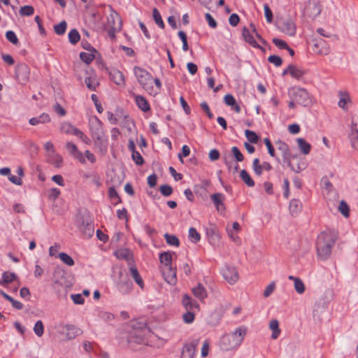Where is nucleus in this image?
<instances>
[{
	"mask_svg": "<svg viewBox=\"0 0 358 358\" xmlns=\"http://www.w3.org/2000/svg\"><path fill=\"white\" fill-rule=\"evenodd\" d=\"M337 240V235L333 230L327 229L322 231L317 238V256L321 260L328 259Z\"/></svg>",
	"mask_w": 358,
	"mask_h": 358,
	"instance_id": "1",
	"label": "nucleus"
},
{
	"mask_svg": "<svg viewBox=\"0 0 358 358\" xmlns=\"http://www.w3.org/2000/svg\"><path fill=\"white\" fill-rule=\"evenodd\" d=\"M247 327L241 326L234 331L223 335L219 341V346L223 351L235 350L241 346L247 334Z\"/></svg>",
	"mask_w": 358,
	"mask_h": 358,
	"instance_id": "2",
	"label": "nucleus"
},
{
	"mask_svg": "<svg viewBox=\"0 0 358 358\" xmlns=\"http://www.w3.org/2000/svg\"><path fill=\"white\" fill-rule=\"evenodd\" d=\"M134 73L138 83L145 91L150 94H157V91L154 92L152 76L148 71L139 66H134Z\"/></svg>",
	"mask_w": 358,
	"mask_h": 358,
	"instance_id": "3",
	"label": "nucleus"
},
{
	"mask_svg": "<svg viewBox=\"0 0 358 358\" xmlns=\"http://www.w3.org/2000/svg\"><path fill=\"white\" fill-rule=\"evenodd\" d=\"M288 96L289 99H293L296 103L303 106H308L312 103L311 96L304 88L292 87L289 89Z\"/></svg>",
	"mask_w": 358,
	"mask_h": 358,
	"instance_id": "4",
	"label": "nucleus"
},
{
	"mask_svg": "<svg viewBox=\"0 0 358 358\" xmlns=\"http://www.w3.org/2000/svg\"><path fill=\"white\" fill-rule=\"evenodd\" d=\"M30 69L26 64H19L15 67V78L22 84H26L29 79Z\"/></svg>",
	"mask_w": 358,
	"mask_h": 358,
	"instance_id": "5",
	"label": "nucleus"
},
{
	"mask_svg": "<svg viewBox=\"0 0 358 358\" xmlns=\"http://www.w3.org/2000/svg\"><path fill=\"white\" fill-rule=\"evenodd\" d=\"M106 27L113 28L114 30H121L122 28L120 16L112 8H110V13L107 17Z\"/></svg>",
	"mask_w": 358,
	"mask_h": 358,
	"instance_id": "6",
	"label": "nucleus"
},
{
	"mask_svg": "<svg viewBox=\"0 0 358 358\" xmlns=\"http://www.w3.org/2000/svg\"><path fill=\"white\" fill-rule=\"evenodd\" d=\"M221 273L225 280L230 285L235 284L238 280V274L234 267L225 266L222 268Z\"/></svg>",
	"mask_w": 358,
	"mask_h": 358,
	"instance_id": "7",
	"label": "nucleus"
},
{
	"mask_svg": "<svg viewBox=\"0 0 358 358\" xmlns=\"http://www.w3.org/2000/svg\"><path fill=\"white\" fill-rule=\"evenodd\" d=\"M278 28L281 32L289 36H294L296 34V27L294 22L292 19L283 20L278 26Z\"/></svg>",
	"mask_w": 358,
	"mask_h": 358,
	"instance_id": "8",
	"label": "nucleus"
},
{
	"mask_svg": "<svg viewBox=\"0 0 358 358\" xmlns=\"http://www.w3.org/2000/svg\"><path fill=\"white\" fill-rule=\"evenodd\" d=\"M198 345V339L185 344L182 348L181 358H194Z\"/></svg>",
	"mask_w": 358,
	"mask_h": 358,
	"instance_id": "9",
	"label": "nucleus"
},
{
	"mask_svg": "<svg viewBox=\"0 0 358 358\" xmlns=\"http://www.w3.org/2000/svg\"><path fill=\"white\" fill-rule=\"evenodd\" d=\"M119 274L120 280L116 282L117 289L123 294H128L133 289L132 282L122 278L123 273L122 271L119 272Z\"/></svg>",
	"mask_w": 358,
	"mask_h": 358,
	"instance_id": "10",
	"label": "nucleus"
},
{
	"mask_svg": "<svg viewBox=\"0 0 358 358\" xmlns=\"http://www.w3.org/2000/svg\"><path fill=\"white\" fill-rule=\"evenodd\" d=\"M89 127L92 137L104 133L102 122L96 116L89 117Z\"/></svg>",
	"mask_w": 358,
	"mask_h": 358,
	"instance_id": "11",
	"label": "nucleus"
},
{
	"mask_svg": "<svg viewBox=\"0 0 358 358\" xmlns=\"http://www.w3.org/2000/svg\"><path fill=\"white\" fill-rule=\"evenodd\" d=\"M313 50L315 53L323 55H327L330 52L329 44L322 38L314 40Z\"/></svg>",
	"mask_w": 358,
	"mask_h": 358,
	"instance_id": "12",
	"label": "nucleus"
},
{
	"mask_svg": "<svg viewBox=\"0 0 358 358\" xmlns=\"http://www.w3.org/2000/svg\"><path fill=\"white\" fill-rule=\"evenodd\" d=\"M94 145L101 155H105L108 150V141L104 133L92 136Z\"/></svg>",
	"mask_w": 358,
	"mask_h": 358,
	"instance_id": "13",
	"label": "nucleus"
},
{
	"mask_svg": "<svg viewBox=\"0 0 358 358\" xmlns=\"http://www.w3.org/2000/svg\"><path fill=\"white\" fill-rule=\"evenodd\" d=\"M146 329L134 330L129 335L128 341L129 343H136L138 344H144L146 342L145 332Z\"/></svg>",
	"mask_w": 358,
	"mask_h": 358,
	"instance_id": "14",
	"label": "nucleus"
},
{
	"mask_svg": "<svg viewBox=\"0 0 358 358\" xmlns=\"http://www.w3.org/2000/svg\"><path fill=\"white\" fill-rule=\"evenodd\" d=\"M306 11L310 17L318 16L321 13L319 0H309L306 6Z\"/></svg>",
	"mask_w": 358,
	"mask_h": 358,
	"instance_id": "15",
	"label": "nucleus"
},
{
	"mask_svg": "<svg viewBox=\"0 0 358 358\" xmlns=\"http://www.w3.org/2000/svg\"><path fill=\"white\" fill-rule=\"evenodd\" d=\"M210 199L213 202L216 209L218 212L222 213L225 210V206L224 203V201L225 196L222 193H215L210 195Z\"/></svg>",
	"mask_w": 358,
	"mask_h": 358,
	"instance_id": "16",
	"label": "nucleus"
},
{
	"mask_svg": "<svg viewBox=\"0 0 358 358\" xmlns=\"http://www.w3.org/2000/svg\"><path fill=\"white\" fill-rule=\"evenodd\" d=\"M338 97V107L344 110H348V105H350L352 103L350 94L347 91H339Z\"/></svg>",
	"mask_w": 358,
	"mask_h": 358,
	"instance_id": "17",
	"label": "nucleus"
},
{
	"mask_svg": "<svg viewBox=\"0 0 358 358\" xmlns=\"http://www.w3.org/2000/svg\"><path fill=\"white\" fill-rule=\"evenodd\" d=\"M109 76L117 85L124 86L125 79L123 73L117 69H112L109 71Z\"/></svg>",
	"mask_w": 358,
	"mask_h": 358,
	"instance_id": "18",
	"label": "nucleus"
},
{
	"mask_svg": "<svg viewBox=\"0 0 358 358\" xmlns=\"http://www.w3.org/2000/svg\"><path fill=\"white\" fill-rule=\"evenodd\" d=\"M182 303L187 310L193 311L199 308V303L187 294L182 296Z\"/></svg>",
	"mask_w": 358,
	"mask_h": 358,
	"instance_id": "19",
	"label": "nucleus"
},
{
	"mask_svg": "<svg viewBox=\"0 0 358 358\" xmlns=\"http://www.w3.org/2000/svg\"><path fill=\"white\" fill-rule=\"evenodd\" d=\"M164 276L169 284L175 285L176 283V270L173 266L166 267V271H164Z\"/></svg>",
	"mask_w": 358,
	"mask_h": 358,
	"instance_id": "20",
	"label": "nucleus"
},
{
	"mask_svg": "<svg viewBox=\"0 0 358 358\" xmlns=\"http://www.w3.org/2000/svg\"><path fill=\"white\" fill-rule=\"evenodd\" d=\"M64 328L66 331V337L68 340L73 339L82 334V330L80 328L72 324H66Z\"/></svg>",
	"mask_w": 358,
	"mask_h": 358,
	"instance_id": "21",
	"label": "nucleus"
},
{
	"mask_svg": "<svg viewBox=\"0 0 358 358\" xmlns=\"http://www.w3.org/2000/svg\"><path fill=\"white\" fill-rule=\"evenodd\" d=\"M192 293L200 301H203L208 296L207 291L201 283L192 288Z\"/></svg>",
	"mask_w": 358,
	"mask_h": 358,
	"instance_id": "22",
	"label": "nucleus"
},
{
	"mask_svg": "<svg viewBox=\"0 0 358 358\" xmlns=\"http://www.w3.org/2000/svg\"><path fill=\"white\" fill-rule=\"evenodd\" d=\"M50 122V117L48 113H42L38 117H31L29 120L31 125L36 126L38 124H45Z\"/></svg>",
	"mask_w": 358,
	"mask_h": 358,
	"instance_id": "23",
	"label": "nucleus"
},
{
	"mask_svg": "<svg viewBox=\"0 0 358 358\" xmlns=\"http://www.w3.org/2000/svg\"><path fill=\"white\" fill-rule=\"evenodd\" d=\"M129 271L131 277L134 278L136 283L141 288L143 289L144 287V283L143 280L137 269V268L131 265L129 268Z\"/></svg>",
	"mask_w": 358,
	"mask_h": 358,
	"instance_id": "24",
	"label": "nucleus"
},
{
	"mask_svg": "<svg viewBox=\"0 0 358 358\" xmlns=\"http://www.w3.org/2000/svg\"><path fill=\"white\" fill-rule=\"evenodd\" d=\"M135 101L138 107L143 112H147L150 110V104L144 96L141 95H136Z\"/></svg>",
	"mask_w": 358,
	"mask_h": 358,
	"instance_id": "25",
	"label": "nucleus"
},
{
	"mask_svg": "<svg viewBox=\"0 0 358 358\" xmlns=\"http://www.w3.org/2000/svg\"><path fill=\"white\" fill-rule=\"evenodd\" d=\"M59 130L61 132H63L66 134H71L76 136L77 131L79 129L75 127L73 124L69 122H64L61 124Z\"/></svg>",
	"mask_w": 358,
	"mask_h": 358,
	"instance_id": "26",
	"label": "nucleus"
},
{
	"mask_svg": "<svg viewBox=\"0 0 358 358\" xmlns=\"http://www.w3.org/2000/svg\"><path fill=\"white\" fill-rule=\"evenodd\" d=\"M78 227L86 236L90 237L93 235L94 228L90 223L85 224V221L82 220V221L78 223Z\"/></svg>",
	"mask_w": 358,
	"mask_h": 358,
	"instance_id": "27",
	"label": "nucleus"
},
{
	"mask_svg": "<svg viewBox=\"0 0 358 358\" xmlns=\"http://www.w3.org/2000/svg\"><path fill=\"white\" fill-rule=\"evenodd\" d=\"M242 35L244 38V40L251 45L254 48H259V45L254 38L253 35L250 33L249 29L246 27H244L242 31Z\"/></svg>",
	"mask_w": 358,
	"mask_h": 358,
	"instance_id": "28",
	"label": "nucleus"
},
{
	"mask_svg": "<svg viewBox=\"0 0 358 358\" xmlns=\"http://www.w3.org/2000/svg\"><path fill=\"white\" fill-rule=\"evenodd\" d=\"M17 275L14 273L5 271L2 273L1 280H0V285L5 286L17 279Z\"/></svg>",
	"mask_w": 358,
	"mask_h": 358,
	"instance_id": "29",
	"label": "nucleus"
},
{
	"mask_svg": "<svg viewBox=\"0 0 358 358\" xmlns=\"http://www.w3.org/2000/svg\"><path fill=\"white\" fill-rule=\"evenodd\" d=\"M173 255H175V253L171 252H162L159 257L160 262L166 267L172 266Z\"/></svg>",
	"mask_w": 358,
	"mask_h": 358,
	"instance_id": "30",
	"label": "nucleus"
},
{
	"mask_svg": "<svg viewBox=\"0 0 358 358\" xmlns=\"http://www.w3.org/2000/svg\"><path fill=\"white\" fill-rule=\"evenodd\" d=\"M85 83L87 87L92 91H96V87L99 85L97 77L95 75L86 77L85 79Z\"/></svg>",
	"mask_w": 358,
	"mask_h": 358,
	"instance_id": "31",
	"label": "nucleus"
},
{
	"mask_svg": "<svg viewBox=\"0 0 358 358\" xmlns=\"http://www.w3.org/2000/svg\"><path fill=\"white\" fill-rule=\"evenodd\" d=\"M269 328L272 331L271 338L276 339L281 332L278 321L277 320H272L269 323Z\"/></svg>",
	"mask_w": 358,
	"mask_h": 358,
	"instance_id": "32",
	"label": "nucleus"
},
{
	"mask_svg": "<svg viewBox=\"0 0 358 358\" xmlns=\"http://www.w3.org/2000/svg\"><path fill=\"white\" fill-rule=\"evenodd\" d=\"M301 202L298 199H294L289 202V211L293 215H297L301 211Z\"/></svg>",
	"mask_w": 358,
	"mask_h": 358,
	"instance_id": "33",
	"label": "nucleus"
},
{
	"mask_svg": "<svg viewBox=\"0 0 358 358\" xmlns=\"http://www.w3.org/2000/svg\"><path fill=\"white\" fill-rule=\"evenodd\" d=\"M49 162L52 165H54L55 167L59 168L62 165L63 158L60 155L57 154L55 152L50 153L49 154Z\"/></svg>",
	"mask_w": 358,
	"mask_h": 358,
	"instance_id": "34",
	"label": "nucleus"
},
{
	"mask_svg": "<svg viewBox=\"0 0 358 358\" xmlns=\"http://www.w3.org/2000/svg\"><path fill=\"white\" fill-rule=\"evenodd\" d=\"M296 141H297L298 146L300 148L301 152L303 153L304 155H308L310 151V148H311L310 144L308 143V142H306L302 138H297Z\"/></svg>",
	"mask_w": 358,
	"mask_h": 358,
	"instance_id": "35",
	"label": "nucleus"
},
{
	"mask_svg": "<svg viewBox=\"0 0 358 358\" xmlns=\"http://www.w3.org/2000/svg\"><path fill=\"white\" fill-rule=\"evenodd\" d=\"M57 257L64 264L69 266H72L75 264L73 258L71 256H69L67 253L60 252L58 254Z\"/></svg>",
	"mask_w": 358,
	"mask_h": 358,
	"instance_id": "36",
	"label": "nucleus"
},
{
	"mask_svg": "<svg viewBox=\"0 0 358 358\" xmlns=\"http://www.w3.org/2000/svg\"><path fill=\"white\" fill-rule=\"evenodd\" d=\"M240 176L243 181L248 186L253 187L255 182L245 170H242L240 173Z\"/></svg>",
	"mask_w": 358,
	"mask_h": 358,
	"instance_id": "37",
	"label": "nucleus"
},
{
	"mask_svg": "<svg viewBox=\"0 0 358 358\" xmlns=\"http://www.w3.org/2000/svg\"><path fill=\"white\" fill-rule=\"evenodd\" d=\"M164 238L169 245L178 247L180 245V241L175 235L165 234Z\"/></svg>",
	"mask_w": 358,
	"mask_h": 358,
	"instance_id": "38",
	"label": "nucleus"
},
{
	"mask_svg": "<svg viewBox=\"0 0 358 358\" xmlns=\"http://www.w3.org/2000/svg\"><path fill=\"white\" fill-rule=\"evenodd\" d=\"M115 255L118 259H128L131 256V252L127 248H121L116 250Z\"/></svg>",
	"mask_w": 358,
	"mask_h": 358,
	"instance_id": "39",
	"label": "nucleus"
},
{
	"mask_svg": "<svg viewBox=\"0 0 358 358\" xmlns=\"http://www.w3.org/2000/svg\"><path fill=\"white\" fill-rule=\"evenodd\" d=\"M338 210L345 217H349V215H350L349 206L345 201L342 200L340 202L339 206H338Z\"/></svg>",
	"mask_w": 358,
	"mask_h": 358,
	"instance_id": "40",
	"label": "nucleus"
},
{
	"mask_svg": "<svg viewBox=\"0 0 358 358\" xmlns=\"http://www.w3.org/2000/svg\"><path fill=\"white\" fill-rule=\"evenodd\" d=\"M289 74L294 78L299 79L303 75V72L302 70H301L294 66L289 65Z\"/></svg>",
	"mask_w": 358,
	"mask_h": 358,
	"instance_id": "41",
	"label": "nucleus"
},
{
	"mask_svg": "<svg viewBox=\"0 0 358 358\" xmlns=\"http://www.w3.org/2000/svg\"><path fill=\"white\" fill-rule=\"evenodd\" d=\"M152 15L155 23L162 29L164 28V23L162 20L161 15L157 8H154Z\"/></svg>",
	"mask_w": 358,
	"mask_h": 358,
	"instance_id": "42",
	"label": "nucleus"
},
{
	"mask_svg": "<svg viewBox=\"0 0 358 358\" xmlns=\"http://www.w3.org/2000/svg\"><path fill=\"white\" fill-rule=\"evenodd\" d=\"M69 40L72 44H76L80 41V36L76 29H71L69 33Z\"/></svg>",
	"mask_w": 358,
	"mask_h": 358,
	"instance_id": "43",
	"label": "nucleus"
},
{
	"mask_svg": "<svg viewBox=\"0 0 358 358\" xmlns=\"http://www.w3.org/2000/svg\"><path fill=\"white\" fill-rule=\"evenodd\" d=\"M80 57L83 62L89 64L94 59L95 56L92 52H82L80 53Z\"/></svg>",
	"mask_w": 358,
	"mask_h": 358,
	"instance_id": "44",
	"label": "nucleus"
},
{
	"mask_svg": "<svg viewBox=\"0 0 358 358\" xmlns=\"http://www.w3.org/2000/svg\"><path fill=\"white\" fill-rule=\"evenodd\" d=\"M277 148L281 152L282 156L287 155L290 153L289 146L287 143L280 141L276 142Z\"/></svg>",
	"mask_w": 358,
	"mask_h": 358,
	"instance_id": "45",
	"label": "nucleus"
},
{
	"mask_svg": "<svg viewBox=\"0 0 358 358\" xmlns=\"http://www.w3.org/2000/svg\"><path fill=\"white\" fill-rule=\"evenodd\" d=\"M34 331L35 334L38 337H41L43 336V334L44 333V326H43V324L41 320H38L35 323L34 327Z\"/></svg>",
	"mask_w": 358,
	"mask_h": 358,
	"instance_id": "46",
	"label": "nucleus"
},
{
	"mask_svg": "<svg viewBox=\"0 0 358 358\" xmlns=\"http://www.w3.org/2000/svg\"><path fill=\"white\" fill-rule=\"evenodd\" d=\"M66 22L65 21H62L54 26V31L57 35H63L66 31Z\"/></svg>",
	"mask_w": 358,
	"mask_h": 358,
	"instance_id": "47",
	"label": "nucleus"
},
{
	"mask_svg": "<svg viewBox=\"0 0 358 358\" xmlns=\"http://www.w3.org/2000/svg\"><path fill=\"white\" fill-rule=\"evenodd\" d=\"M189 238L193 243H197L201 239V236L195 228L191 227L189 229Z\"/></svg>",
	"mask_w": 358,
	"mask_h": 358,
	"instance_id": "48",
	"label": "nucleus"
},
{
	"mask_svg": "<svg viewBox=\"0 0 358 358\" xmlns=\"http://www.w3.org/2000/svg\"><path fill=\"white\" fill-rule=\"evenodd\" d=\"M34 9L31 6H24L20 8V14L22 16H31L34 14Z\"/></svg>",
	"mask_w": 358,
	"mask_h": 358,
	"instance_id": "49",
	"label": "nucleus"
},
{
	"mask_svg": "<svg viewBox=\"0 0 358 358\" xmlns=\"http://www.w3.org/2000/svg\"><path fill=\"white\" fill-rule=\"evenodd\" d=\"M245 134L248 140L252 143H257L259 139L258 136L257 134L252 131L250 130H245Z\"/></svg>",
	"mask_w": 358,
	"mask_h": 358,
	"instance_id": "50",
	"label": "nucleus"
},
{
	"mask_svg": "<svg viewBox=\"0 0 358 358\" xmlns=\"http://www.w3.org/2000/svg\"><path fill=\"white\" fill-rule=\"evenodd\" d=\"M294 289L296 292L299 294H301L305 292L304 283L299 278L295 280Z\"/></svg>",
	"mask_w": 358,
	"mask_h": 358,
	"instance_id": "51",
	"label": "nucleus"
},
{
	"mask_svg": "<svg viewBox=\"0 0 358 358\" xmlns=\"http://www.w3.org/2000/svg\"><path fill=\"white\" fill-rule=\"evenodd\" d=\"M264 15H265L267 22L271 23L273 22V12L270 9L268 4L265 3L264 5Z\"/></svg>",
	"mask_w": 358,
	"mask_h": 358,
	"instance_id": "52",
	"label": "nucleus"
},
{
	"mask_svg": "<svg viewBox=\"0 0 358 358\" xmlns=\"http://www.w3.org/2000/svg\"><path fill=\"white\" fill-rule=\"evenodd\" d=\"M252 168L255 173L257 176H260L262 173V164H259V160L258 158H255L252 162Z\"/></svg>",
	"mask_w": 358,
	"mask_h": 358,
	"instance_id": "53",
	"label": "nucleus"
},
{
	"mask_svg": "<svg viewBox=\"0 0 358 358\" xmlns=\"http://www.w3.org/2000/svg\"><path fill=\"white\" fill-rule=\"evenodd\" d=\"M6 38L13 44H17L18 43V38L15 33L11 30L6 31Z\"/></svg>",
	"mask_w": 358,
	"mask_h": 358,
	"instance_id": "54",
	"label": "nucleus"
},
{
	"mask_svg": "<svg viewBox=\"0 0 358 358\" xmlns=\"http://www.w3.org/2000/svg\"><path fill=\"white\" fill-rule=\"evenodd\" d=\"M272 42L279 49L285 50L286 48H288L287 43L285 41H283L282 39L277 38H273V40H272Z\"/></svg>",
	"mask_w": 358,
	"mask_h": 358,
	"instance_id": "55",
	"label": "nucleus"
},
{
	"mask_svg": "<svg viewBox=\"0 0 358 358\" xmlns=\"http://www.w3.org/2000/svg\"><path fill=\"white\" fill-rule=\"evenodd\" d=\"M43 273L44 269L38 264V261H36L34 271V277L37 279L41 278Z\"/></svg>",
	"mask_w": 358,
	"mask_h": 358,
	"instance_id": "56",
	"label": "nucleus"
},
{
	"mask_svg": "<svg viewBox=\"0 0 358 358\" xmlns=\"http://www.w3.org/2000/svg\"><path fill=\"white\" fill-rule=\"evenodd\" d=\"M268 61L274 64L275 66H280L282 63V59L279 57V56H277V55H270L268 57Z\"/></svg>",
	"mask_w": 358,
	"mask_h": 358,
	"instance_id": "57",
	"label": "nucleus"
},
{
	"mask_svg": "<svg viewBox=\"0 0 358 358\" xmlns=\"http://www.w3.org/2000/svg\"><path fill=\"white\" fill-rule=\"evenodd\" d=\"M231 152L237 162H242L243 160L244 157H243V154L241 153V152L240 151V150L237 147H236V146L232 147Z\"/></svg>",
	"mask_w": 358,
	"mask_h": 358,
	"instance_id": "58",
	"label": "nucleus"
},
{
	"mask_svg": "<svg viewBox=\"0 0 358 358\" xmlns=\"http://www.w3.org/2000/svg\"><path fill=\"white\" fill-rule=\"evenodd\" d=\"M160 192L165 196H170L173 192V189L170 185H163L160 186Z\"/></svg>",
	"mask_w": 358,
	"mask_h": 358,
	"instance_id": "59",
	"label": "nucleus"
},
{
	"mask_svg": "<svg viewBox=\"0 0 358 358\" xmlns=\"http://www.w3.org/2000/svg\"><path fill=\"white\" fill-rule=\"evenodd\" d=\"M131 157L137 165H142L144 163L143 157L138 151L134 152V153L131 154Z\"/></svg>",
	"mask_w": 358,
	"mask_h": 358,
	"instance_id": "60",
	"label": "nucleus"
},
{
	"mask_svg": "<svg viewBox=\"0 0 358 358\" xmlns=\"http://www.w3.org/2000/svg\"><path fill=\"white\" fill-rule=\"evenodd\" d=\"M183 320L187 324H190L194 320V313L192 311L187 310L182 316Z\"/></svg>",
	"mask_w": 358,
	"mask_h": 358,
	"instance_id": "61",
	"label": "nucleus"
},
{
	"mask_svg": "<svg viewBox=\"0 0 358 358\" xmlns=\"http://www.w3.org/2000/svg\"><path fill=\"white\" fill-rule=\"evenodd\" d=\"M66 148L69 150V153L73 156H75L76 154L79 152L76 145L72 142H67L66 143Z\"/></svg>",
	"mask_w": 358,
	"mask_h": 358,
	"instance_id": "62",
	"label": "nucleus"
},
{
	"mask_svg": "<svg viewBox=\"0 0 358 358\" xmlns=\"http://www.w3.org/2000/svg\"><path fill=\"white\" fill-rule=\"evenodd\" d=\"M71 298L73 300V303L76 304H83L85 302V299L82 294H74L71 295Z\"/></svg>",
	"mask_w": 358,
	"mask_h": 358,
	"instance_id": "63",
	"label": "nucleus"
},
{
	"mask_svg": "<svg viewBox=\"0 0 358 358\" xmlns=\"http://www.w3.org/2000/svg\"><path fill=\"white\" fill-rule=\"evenodd\" d=\"M76 136L78 137L81 139V141L85 143L87 145H89L91 143V140L90 138L85 135L82 131L80 129L77 131V133L76 134Z\"/></svg>",
	"mask_w": 358,
	"mask_h": 358,
	"instance_id": "64",
	"label": "nucleus"
}]
</instances>
